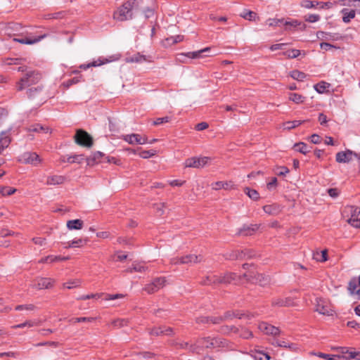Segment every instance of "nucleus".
Listing matches in <instances>:
<instances>
[{
	"label": "nucleus",
	"instance_id": "f257e3e1",
	"mask_svg": "<svg viewBox=\"0 0 360 360\" xmlns=\"http://www.w3.org/2000/svg\"><path fill=\"white\" fill-rule=\"evenodd\" d=\"M139 0H128L120 6L113 13V18L118 21H125L132 18V11L139 6Z\"/></svg>",
	"mask_w": 360,
	"mask_h": 360
},
{
	"label": "nucleus",
	"instance_id": "f03ea898",
	"mask_svg": "<svg viewBox=\"0 0 360 360\" xmlns=\"http://www.w3.org/2000/svg\"><path fill=\"white\" fill-rule=\"evenodd\" d=\"M41 79L40 75L35 71H28L25 75L17 83L18 91H22L27 87L36 84Z\"/></svg>",
	"mask_w": 360,
	"mask_h": 360
},
{
	"label": "nucleus",
	"instance_id": "7ed1b4c3",
	"mask_svg": "<svg viewBox=\"0 0 360 360\" xmlns=\"http://www.w3.org/2000/svg\"><path fill=\"white\" fill-rule=\"evenodd\" d=\"M315 311L319 314L326 316H333L334 309L331 303L326 299L317 297L314 302Z\"/></svg>",
	"mask_w": 360,
	"mask_h": 360
},
{
	"label": "nucleus",
	"instance_id": "20e7f679",
	"mask_svg": "<svg viewBox=\"0 0 360 360\" xmlns=\"http://www.w3.org/2000/svg\"><path fill=\"white\" fill-rule=\"evenodd\" d=\"M353 158L356 159L358 167L360 168V154L350 150H346L345 151L338 152L335 156V160L339 163H348L352 160Z\"/></svg>",
	"mask_w": 360,
	"mask_h": 360
},
{
	"label": "nucleus",
	"instance_id": "39448f33",
	"mask_svg": "<svg viewBox=\"0 0 360 360\" xmlns=\"http://www.w3.org/2000/svg\"><path fill=\"white\" fill-rule=\"evenodd\" d=\"M236 277V275L233 273H226L224 276H217L212 274L207 276V281H205V284L221 283H230L232 281H235Z\"/></svg>",
	"mask_w": 360,
	"mask_h": 360
},
{
	"label": "nucleus",
	"instance_id": "423d86ee",
	"mask_svg": "<svg viewBox=\"0 0 360 360\" xmlns=\"http://www.w3.org/2000/svg\"><path fill=\"white\" fill-rule=\"evenodd\" d=\"M210 158L208 157H192L186 159L184 162L186 167L200 169L208 165Z\"/></svg>",
	"mask_w": 360,
	"mask_h": 360
},
{
	"label": "nucleus",
	"instance_id": "0eeeda50",
	"mask_svg": "<svg viewBox=\"0 0 360 360\" xmlns=\"http://www.w3.org/2000/svg\"><path fill=\"white\" fill-rule=\"evenodd\" d=\"M345 212L350 214L347 222L353 227L360 228V208L358 207L350 206L346 208Z\"/></svg>",
	"mask_w": 360,
	"mask_h": 360
},
{
	"label": "nucleus",
	"instance_id": "6e6552de",
	"mask_svg": "<svg viewBox=\"0 0 360 360\" xmlns=\"http://www.w3.org/2000/svg\"><path fill=\"white\" fill-rule=\"evenodd\" d=\"M75 142L82 146L90 148L93 145L91 136L84 130L79 129L75 136Z\"/></svg>",
	"mask_w": 360,
	"mask_h": 360
},
{
	"label": "nucleus",
	"instance_id": "1a4fd4ad",
	"mask_svg": "<svg viewBox=\"0 0 360 360\" xmlns=\"http://www.w3.org/2000/svg\"><path fill=\"white\" fill-rule=\"evenodd\" d=\"M19 161L24 164H30L33 166L39 165L42 160L34 152H25L19 157Z\"/></svg>",
	"mask_w": 360,
	"mask_h": 360
},
{
	"label": "nucleus",
	"instance_id": "9d476101",
	"mask_svg": "<svg viewBox=\"0 0 360 360\" xmlns=\"http://www.w3.org/2000/svg\"><path fill=\"white\" fill-rule=\"evenodd\" d=\"M122 138L124 141L131 145H143L148 143V138L139 134H125Z\"/></svg>",
	"mask_w": 360,
	"mask_h": 360
},
{
	"label": "nucleus",
	"instance_id": "9b49d317",
	"mask_svg": "<svg viewBox=\"0 0 360 360\" xmlns=\"http://www.w3.org/2000/svg\"><path fill=\"white\" fill-rule=\"evenodd\" d=\"M202 260L200 255H188L181 257L173 258L171 260V263L173 264H192L198 263Z\"/></svg>",
	"mask_w": 360,
	"mask_h": 360
},
{
	"label": "nucleus",
	"instance_id": "f8f14e48",
	"mask_svg": "<svg viewBox=\"0 0 360 360\" xmlns=\"http://www.w3.org/2000/svg\"><path fill=\"white\" fill-rule=\"evenodd\" d=\"M167 281L165 278H158L155 279L151 283L147 285L144 290L148 293H153L160 288L166 285Z\"/></svg>",
	"mask_w": 360,
	"mask_h": 360
},
{
	"label": "nucleus",
	"instance_id": "ddd939ff",
	"mask_svg": "<svg viewBox=\"0 0 360 360\" xmlns=\"http://www.w3.org/2000/svg\"><path fill=\"white\" fill-rule=\"evenodd\" d=\"M53 280L48 278H39L36 279L31 286L34 288L41 290L51 288L53 285Z\"/></svg>",
	"mask_w": 360,
	"mask_h": 360
},
{
	"label": "nucleus",
	"instance_id": "4468645a",
	"mask_svg": "<svg viewBox=\"0 0 360 360\" xmlns=\"http://www.w3.org/2000/svg\"><path fill=\"white\" fill-rule=\"evenodd\" d=\"M211 51L210 47H206L201 50L193 52H188L186 54H183L184 56H187L190 58H200L205 56H216L217 53L210 54V52Z\"/></svg>",
	"mask_w": 360,
	"mask_h": 360
},
{
	"label": "nucleus",
	"instance_id": "2eb2a0df",
	"mask_svg": "<svg viewBox=\"0 0 360 360\" xmlns=\"http://www.w3.org/2000/svg\"><path fill=\"white\" fill-rule=\"evenodd\" d=\"M259 329L266 335H278L280 333V330L278 328L269 325L266 323H261L259 325Z\"/></svg>",
	"mask_w": 360,
	"mask_h": 360
},
{
	"label": "nucleus",
	"instance_id": "dca6fc26",
	"mask_svg": "<svg viewBox=\"0 0 360 360\" xmlns=\"http://www.w3.org/2000/svg\"><path fill=\"white\" fill-rule=\"evenodd\" d=\"M316 37L319 39L323 41H337L341 38L338 34L325 32L323 31L317 32Z\"/></svg>",
	"mask_w": 360,
	"mask_h": 360
},
{
	"label": "nucleus",
	"instance_id": "f3484780",
	"mask_svg": "<svg viewBox=\"0 0 360 360\" xmlns=\"http://www.w3.org/2000/svg\"><path fill=\"white\" fill-rule=\"evenodd\" d=\"M11 143V138L8 131H4L0 133V155L8 147Z\"/></svg>",
	"mask_w": 360,
	"mask_h": 360
},
{
	"label": "nucleus",
	"instance_id": "a211bd4d",
	"mask_svg": "<svg viewBox=\"0 0 360 360\" xmlns=\"http://www.w3.org/2000/svg\"><path fill=\"white\" fill-rule=\"evenodd\" d=\"M11 143V138L8 131H4L0 133V155L8 147Z\"/></svg>",
	"mask_w": 360,
	"mask_h": 360
},
{
	"label": "nucleus",
	"instance_id": "6ab92c4d",
	"mask_svg": "<svg viewBox=\"0 0 360 360\" xmlns=\"http://www.w3.org/2000/svg\"><path fill=\"white\" fill-rule=\"evenodd\" d=\"M44 37L45 35H41L37 37H25L21 38H13V41L23 44L31 45L39 42L41 39H44Z\"/></svg>",
	"mask_w": 360,
	"mask_h": 360
},
{
	"label": "nucleus",
	"instance_id": "aec40b11",
	"mask_svg": "<svg viewBox=\"0 0 360 360\" xmlns=\"http://www.w3.org/2000/svg\"><path fill=\"white\" fill-rule=\"evenodd\" d=\"M126 60L128 63H150L153 61V58L151 56H146L143 55H141L140 53H136L131 57L127 58Z\"/></svg>",
	"mask_w": 360,
	"mask_h": 360
},
{
	"label": "nucleus",
	"instance_id": "412c9836",
	"mask_svg": "<svg viewBox=\"0 0 360 360\" xmlns=\"http://www.w3.org/2000/svg\"><path fill=\"white\" fill-rule=\"evenodd\" d=\"M263 210L265 213L269 215H277L281 211V207L277 204L264 205Z\"/></svg>",
	"mask_w": 360,
	"mask_h": 360
},
{
	"label": "nucleus",
	"instance_id": "4be33fe9",
	"mask_svg": "<svg viewBox=\"0 0 360 360\" xmlns=\"http://www.w3.org/2000/svg\"><path fill=\"white\" fill-rule=\"evenodd\" d=\"M65 177L60 175L49 176L46 184L51 186H56L63 184Z\"/></svg>",
	"mask_w": 360,
	"mask_h": 360
},
{
	"label": "nucleus",
	"instance_id": "5701e85b",
	"mask_svg": "<svg viewBox=\"0 0 360 360\" xmlns=\"http://www.w3.org/2000/svg\"><path fill=\"white\" fill-rule=\"evenodd\" d=\"M68 259H69V257L49 255V256L45 257L44 258H41L39 262V263H53V262H56L65 261Z\"/></svg>",
	"mask_w": 360,
	"mask_h": 360
},
{
	"label": "nucleus",
	"instance_id": "b1692460",
	"mask_svg": "<svg viewBox=\"0 0 360 360\" xmlns=\"http://www.w3.org/2000/svg\"><path fill=\"white\" fill-rule=\"evenodd\" d=\"M172 328L164 326V327H158V328H153L150 330V334L154 335H169L172 334Z\"/></svg>",
	"mask_w": 360,
	"mask_h": 360
},
{
	"label": "nucleus",
	"instance_id": "393cba45",
	"mask_svg": "<svg viewBox=\"0 0 360 360\" xmlns=\"http://www.w3.org/2000/svg\"><path fill=\"white\" fill-rule=\"evenodd\" d=\"M202 347L211 348L216 347L219 345V341L217 339H211L210 338L202 339L199 342Z\"/></svg>",
	"mask_w": 360,
	"mask_h": 360
},
{
	"label": "nucleus",
	"instance_id": "a878e982",
	"mask_svg": "<svg viewBox=\"0 0 360 360\" xmlns=\"http://www.w3.org/2000/svg\"><path fill=\"white\" fill-rule=\"evenodd\" d=\"M272 304L278 307H290L292 305V300L290 297L276 298L273 300Z\"/></svg>",
	"mask_w": 360,
	"mask_h": 360
},
{
	"label": "nucleus",
	"instance_id": "bb28decb",
	"mask_svg": "<svg viewBox=\"0 0 360 360\" xmlns=\"http://www.w3.org/2000/svg\"><path fill=\"white\" fill-rule=\"evenodd\" d=\"M27 94L30 99L38 98L42 94V89L40 86L30 88Z\"/></svg>",
	"mask_w": 360,
	"mask_h": 360
},
{
	"label": "nucleus",
	"instance_id": "cd10ccee",
	"mask_svg": "<svg viewBox=\"0 0 360 360\" xmlns=\"http://www.w3.org/2000/svg\"><path fill=\"white\" fill-rule=\"evenodd\" d=\"M83 221L81 219H73L67 221V227L69 230H80L83 227Z\"/></svg>",
	"mask_w": 360,
	"mask_h": 360
},
{
	"label": "nucleus",
	"instance_id": "c85d7f7f",
	"mask_svg": "<svg viewBox=\"0 0 360 360\" xmlns=\"http://www.w3.org/2000/svg\"><path fill=\"white\" fill-rule=\"evenodd\" d=\"M341 13L343 15L342 20L345 23L349 22L352 19L354 18L356 15V12L354 10H349L347 8H343L341 11Z\"/></svg>",
	"mask_w": 360,
	"mask_h": 360
},
{
	"label": "nucleus",
	"instance_id": "c756f323",
	"mask_svg": "<svg viewBox=\"0 0 360 360\" xmlns=\"http://www.w3.org/2000/svg\"><path fill=\"white\" fill-rule=\"evenodd\" d=\"M233 186L231 182L226 181H217L212 184V188L214 190H219L221 188L229 189Z\"/></svg>",
	"mask_w": 360,
	"mask_h": 360
},
{
	"label": "nucleus",
	"instance_id": "7c9ffc66",
	"mask_svg": "<svg viewBox=\"0 0 360 360\" xmlns=\"http://www.w3.org/2000/svg\"><path fill=\"white\" fill-rule=\"evenodd\" d=\"M288 98L290 101H292L296 104L302 103L305 101V97L301 94L297 93H289Z\"/></svg>",
	"mask_w": 360,
	"mask_h": 360
},
{
	"label": "nucleus",
	"instance_id": "2f4dec72",
	"mask_svg": "<svg viewBox=\"0 0 360 360\" xmlns=\"http://www.w3.org/2000/svg\"><path fill=\"white\" fill-rule=\"evenodd\" d=\"M87 242L86 239H77L69 241L66 243L65 248L82 247L84 243Z\"/></svg>",
	"mask_w": 360,
	"mask_h": 360
},
{
	"label": "nucleus",
	"instance_id": "473e14b6",
	"mask_svg": "<svg viewBox=\"0 0 360 360\" xmlns=\"http://www.w3.org/2000/svg\"><path fill=\"white\" fill-rule=\"evenodd\" d=\"M147 269H148V267L146 266L143 264L134 263V264H133L131 267L129 268L127 270V271H128L129 273H132L134 271L143 272V271H146Z\"/></svg>",
	"mask_w": 360,
	"mask_h": 360
},
{
	"label": "nucleus",
	"instance_id": "72a5a7b5",
	"mask_svg": "<svg viewBox=\"0 0 360 360\" xmlns=\"http://www.w3.org/2000/svg\"><path fill=\"white\" fill-rule=\"evenodd\" d=\"M330 87V84L326 82H321L316 84L314 85V89L319 93V94H323L326 91L327 89Z\"/></svg>",
	"mask_w": 360,
	"mask_h": 360
},
{
	"label": "nucleus",
	"instance_id": "f704fd0d",
	"mask_svg": "<svg viewBox=\"0 0 360 360\" xmlns=\"http://www.w3.org/2000/svg\"><path fill=\"white\" fill-rule=\"evenodd\" d=\"M304 121L294 120L288 121L283 124V129L290 130L300 126Z\"/></svg>",
	"mask_w": 360,
	"mask_h": 360
},
{
	"label": "nucleus",
	"instance_id": "c9c22d12",
	"mask_svg": "<svg viewBox=\"0 0 360 360\" xmlns=\"http://www.w3.org/2000/svg\"><path fill=\"white\" fill-rule=\"evenodd\" d=\"M294 148L296 151L303 154H307L309 151V147L303 142L295 143L294 145Z\"/></svg>",
	"mask_w": 360,
	"mask_h": 360
},
{
	"label": "nucleus",
	"instance_id": "e433bc0d",
	"mask_svg": "<svg viewBox=\"0 0 360 360\" xmlns=\"http://www.w3.org/2000/svg\"><path fill=\"white\" fill-rule=\"evenodd\" d=\"M314 355H316L319 357H321V358H323V359H327V360H335L336 358H338V359H340V358H342L344 359V356H340V355H335V354H324V353H322V352H319V353H312Z\"/></svg>",
	"mask_w": 360,
	"mask_h": 360
},
{
	"label": "nucleus",
	"instance_id": "4c0bfd02",
	"mask_svg": "<svg viewBox=\"0 0 360 360\" xmlns=\"http://www.w3.org/2000/svg\"><path fill=\"white\" fill-rule=\"evenodd\" d=\"M103 154L101 152L97 151L92 154L91 158L87 159L88 165H93L94 162L97 163L100 161Z\"/></svg>",
	"mask_w": 360,
	"mask_h": 360
},
{
	"label": "nucleus",
	"instance_id": "58836bf2",
	"mask_svg": "<svg viewBox=\"0 0 360 360\" xmlns=\"http://www.w3.org/2000/svg\"><path fill=\"white\" fill-rule=\"evenodd\" d=\"M110 61H112L111 59H108V58H99L98 60L88 63L87 67H98L101 65L108 63Z\"/></svg>",
	"mask_w": 360,
	"mask_h": 360
},
{
	"label": "nucleus",
	"instance_id": "ea45409f",
	"mask_svg": "<svg viewBox=\"0 0 360 360\" xmlns=\"http://www.w3.org/2000/svg\"><path fill=\"white\" fill-rule=\"evenodd\" d=\"M290 75L292 79L297 81H303L307 77V75L305 73L298 70L292 71Z\"/></svg>",
	"mask_w": 360,
	"mask_h": 360
},
{
	"label": "nucleus",
	"instance_id": "a19ab883",
	"mask_svg": "<svg viewBox=\"0 0 360 360\" xmlns=\"http://www.w3.org/2000/svg\"><path fill=\"white\" fill-rule=\"evenodd\" d=\"M314 258L318 262H326L327 260V250H324L314 253Z\"/></svg>",
	"mask_w": 360,
	"mask_h": 360
},
{
	"label": "nucleus",
	"instance_id": "79ce46f5",
	"mask_svg": "<svg viewBox=\"0 0 360 360\" xmlns=\"http://www.w3.org/2000/svg\"><path fill=\"white\" fill-rule=\"evenodd\" d=\"M245 193L250 198L254 200H257L259 198V194L256 190L250 189L249 188H245Z\"/></svg>",
	"mask_w": 360,
	"mask_h": 360
},
{
	"label": "nucleus",
	"instance_id": "37998d69",
	"mask_svg": "<svg viewBox=\"0 0 360 360\" xmlns=\"http://www.w3.org/2000/svg\"><path fill=\"white\" fill-rule=\"evenodd\" d=\"M83 160H84V158L82 155H70V156L68 157L67 160H63V161H64V162L66 161L70 163H73V162L81 163Z\"/></svg>",
	"mask_w": 360,
	"mask_h": 360
},
{
	"label": "nucleus",
	"instance_id": "c03bdc74",
	"mask_svg": "<svg viewBox=\"0 0 360 360\" xmlns=\"http://www.w3.org/2000/svg\"><path fill=\"white\" fill-rule=\"evenodd\" d=\"M80 284H81V281L76 279V280H72V281H70L65 283L63 284V287L67 289H72V288L79 286Z\"/></svg>",
	"mask_w": 360,
	"mask_h": 360
},
{
	"label": "nucleus",
	"instance_id": "a18cd8bd",
	"mask_svg": "<svg viewBox=\"0 0 360 360\" xmlns=\"http://www.w3.org/2000/svg\"><path fill=\"white\" fill-rule=\"evenodd\" d=\"M37 325H38V323L36 321H27L22 323L13 326V328H22L24 327H33V326H35Z\"/></svg>",
	"mask_w": 360,
	"mask_h": 360
},
{
	"label": "nucleus",
	"instance_id": "49530a36",
	"mask_svg": "<svg viewBox=\"0 0 360 360\" xmlns=\"http://www.w3.org/2000/svg\"><path fill=\"white\" fill-rule=\"evenodd\" d=\"M184 40V36L182 35H176L174 37H171L169 38L166 39V41L169 44H175Z\"/></svg>",
	"mask_w": 360,
	"mask_h": 360
},
{
	"label": "nucleus",
	"instance_id": "de8ad7c7",
	"mask_svg": "<svg viewBox=\"0 0 360 360\" xmlns=\"http://www.w3.org/2000/svg\"><path fill=\"white\" fill-rule=\"evenodd\" d=\"M300 54V51L297 49H291L283 53V55L289 58H297Z\"/></svg>",
	"mask_w": 360,
	"mask_h": 360
},
{
	"label": "nucleus",
	"instance_id": "09e8293b",
	"mask_svg": "<svg viewBox=\"0 0 360 360\" xmlns=\"http://www.w3.org/2000/svg\"><path fill=\"white\" fill-rule=\"evenodd\" d=\"M156 154V151L154 150H143L139 153V156L143 159H147L154 156Z\"/></svg>",
	"mask_w": 360,
	"mask_h": 360
},
{
	"label": "nucleus",
	"instance_id": "8fccbe9b",
	"mask_svg": "<svg viewBox=\"0 0 360 360\" xmlns=\"http://www.w3.org/2000/svg\"><path fill=\"white\" fill-rule=\"evenodd\" d=\"M274 171L280 176H284L289 172V169L286 167H276Z\"/></svg>",
	"mask_w": 360,
	"mask_h": 360
},
{
	"label": "nucleus",
	"instance_id": "3c124183",
	"mask_svg": "<svg viewBox=\"0 0 360 360\" xmlns=\"http://www.w3.org/2000/svg\"><path fill=\"white\" fill-rule=\"evenodd\" d=\"M29 131H36V132L44 131L45 133H47L49 131V129L44 128V127L39 125V124H35V125L31 126L29 128Z\"/></svg>",
	"mask_w": 360,
	"mask_h": 360
},
{
	"label": "nucleus",
	"instance_id": "603ef678",
	"mask_svg": "<svg viewBox=\"0 0 360 360\" xmlns=\"http://www.w3.org/2000/svg\"><path fill=\"white\" fill-rule=\"evenodd\" d=\"M337 352H338L337 355L340 356H349V353L352 352V351H351L349 348L346 347H341L340 348H337Z\"/></svg>",
	"mask_w": 360,
	"mask_h": 360
},
{
	"label": "nucleus",
	"instance_id": "864d4df0",
	"mask_svg": "<svg viewBox=\"0 0 360 360\" xmlns=\"http://www.w3.org/2000/svg\"><path fill=\"white\" fill-rule=\"evenodd\" d=\"M103 294L101 293H96V294H89V295H81L79 297H78L77 299L78 300H88V299H91V298H99L101 297Z\"/></svg>",
	"mask_w": 360,
	"mask_h": 360
},
{
	"label": "nucleus",
	"instance_id": "5fc2aeb1",
	"mask_svg": "<svg viewBox=\"0 0 360 360\" xmlns=\"http://www.w3.org/2000/svg\"><path fill=\"white\" fill-rule=\"evenodd\" d=\"M240 16L248 20H255L256 17V13L252 11H247L240 15Z\"/></svg>",
	"mask_w": 360,
	"mask_h": 360
},
{
	"label": "nucleus",
	"instance_id": "6e6d98bb",
	"mask_svg": "<svg viewBox=\"0 0 360 360\" xmlns=\"http://www.w3.org/2000/svg\"><path fill=\"white\" fill-rule=\"evenodd\" d=\"M357 286L356 283L354 282H350L349 284L348 290H349L350 293L354 294H360V289H356Z\"/></svg>",
	"mask_w": 360,
	"mask_h": 360
},
{
	"label": "nucleus",
	"instance_id": "4d7b16f0",
	"mask_svg": "<svg viewBox=\"0 0 360 360\" xmlns=\"http://www.w3.org/2000/svg\"><path fill=\"white\" fill-rule=\"evenodd\" d=\"M29 310L32 311L35 309V306L33 304H25V305H18L15 307V310L20 311V310Z\"/></svg>",
	"mask_w": 360,
	"mask_h": 360
},
{
	"label": "nucleus",
	"instance_id": "13d9d810",
	"mask_svg": "<svg viewBox=\"0 0 360 360\" xmlns=\"http://www.w3.org/2000/svg\"><path fill=\"white\" fill-rule=\"evenodd\" d=\"M344 359L346 360H349L352 359L360 360V352L352 351V353H349V356H344Z\"/></svg>",
	"mask_w": 360,
	"mask_h": 360
},
{
	"label": "nucleus",
	"instance_id": "bf43d9fd",
	"mask_svg": "<svg viewBox=\"0 0 360 360\" xmlns=\"http://www.w3.org/2000/svg\"><path fill=\"white\" fill-rule=\"evenodd\" d=\"M127 320L122 319H118L114 320L112 321V324L115 327L120 328V327H123L124 326L127 325Z\"/></svg>",
	"mask_w": 360,
	"mask_h": 360
},
{
	"label": "nucleus",
	"instance_id": "052dcab7",
	"mask_svg": "<svg viewBox=\"0 0 360 360\" xmlns=\"http://www.w3.org/2000/svg\"><path fill=\"white\" fill-rule=\"evenodd\" d=\"M320 47L325 51H330L333 49H338L336 46L332 45L329 43L322 42L320 44Z\"/></svg>",
	"mask_w": 360,
	"mask_h": 360
},
{
	"label": "nucleus",
	"instance_id": "680f3d73",
	"mask_svg": "<svg viewBox=\"0 0 360 360\" xmlns=\"http://www.w3.org/2000/svg\"><path fill=\"white\" fill-rule=\"evenodd\" d=\"M301 6L305 8H311L315 6V4L309 0H304L301 2Z\"/></svg>",
	"mask_w": 360,
	"mask_h": 360
},
{
	"label": "nucleus",
	"instance_id": "e2e57ef3",
	"mask_svg": "<svg viewBox=\"0 0 360 360\" xmlns=\"http://www.w3.org/2000/svg\"><path fill=\"white\" fill-rule=\"evenodd\" d=\"M169 120V117H158L153 121L154 125H159L163 123L168 122Z\"/></svg>",
	"mask_w": 360,
	"mask_h": 360
},
{
	"label": "nucleus",
	"instance_id": "0e129e2a",
	"mask_svg": "<svg viewBox=\"0 0 360 360\" xmlns=\"http://www.w3.org/2000/svg\"><path fill=\"white\" fill-rule=\"evenodd\" d=\"M256 360H269L270 357L266 354L258 352L255 355Z\"/></svg>",
	"mask_w": 360,
	"mask_h": 360
},
{
	"label": "nucleus",
	"instance_id": "69168bd1",
	"mask_svg": "<svg viewBox=\"0 0 360 360\" xmlns=\"http://www.w3.org/2000/svg\"><path fill=\"white\" fill-rule=\"evenodd\" d=\"M320 19L319 15L316 14H310L306 17L305 20L309 22H315Z\"/></svg>",
	"mask_w": 360,
	"mask_h": 360
},
{
	"label": "nucleus",
	"instance_id": "338daca9",
	"mask_svg": "<svg viewBox=\"0 0 360 360\" xmlns=\"http://www.w3.org/2000/svg\"><path fill=\"white\" fill-rule=\"evenodd\" d=\"M310 141L314 144H319L321 142V137L316 134H314L311 136Z\"/></svg>",
	"mask_w": 360,
	"mask_h": 360
},
{
	"label": "nucleus",
	"instance_id": "774afa93",
	"mask_svg": "<svg viewBox=\"0 0 360 360\" xmlns=\"http://www.w3.org/2000/svg\"><path fill=\"white\" fill-rule=\"evenodd\" d=\"M32 241L40 246H43L46 244V239L41 237H36L32 238Z\"/></svg>",
	"mask_w": 360,
	"mask_h": 360
}]
</instances>
